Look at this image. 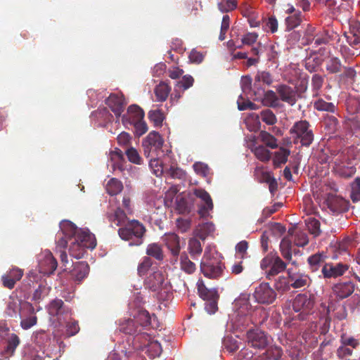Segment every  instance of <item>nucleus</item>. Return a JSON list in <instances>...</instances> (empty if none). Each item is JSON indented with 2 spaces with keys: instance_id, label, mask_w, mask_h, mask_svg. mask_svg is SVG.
I'll return each mask as SVG.
<instances>
[{
  "instance_id": "1",
  "label": "nucleus",
  "mask_w": 360,
  "mask_h": 360,
  "mask_svg": "<svg viewBox=\"0 0 360 360\" xmlns=\"http://www.w3.org/2000/svg\"><path fill=\"white\" fill-rule=\"evenodd\" d=\"M360 151L355 147H349L342 150H332L328 157L332 165L333 172L341 178L352 177L356 171L353 162L359 157Z\"/></svg>"
},
{
  "instance_id": "2",
  "label": "nucleus",
  "mask_w": 360,
  "mask_h": 360,
  "mask_svg": "<svg viewBox=\"0 0 360 360\" xmlns=\"http://www.w3.org/2000/svg\"><path fill=\"white\" fill-rule=\"evenodd\" d=\"M235 318L233 327L236 329V336L240 340L248 338V294L241 293L233 303Z\"/></svg>"
},
{
  "instance_id": "3",
  "label": "nucleus",
  "mask_w": 360,
  "mask_h": 360,
  "mask_svg": "<svg viewBox=\"0 0 360 360\" xmlns=\"http://www.w3.org/2000/svg\"><path fill=\"white\" fill-rule=\"evenodd\" d=\"M60 229L65 236H70V239L75 238L82 245L89 249H94L96 246V240L94 234L89 230L78 229L72 221L63 220L60 223Z\"/></svg>"
},
{
  "instance_id": "4",
  "label": "nucleus",
  "mask_w": 360,
  "mask_h": 360,
  "mask_svg": "<svg viewBox=\"0 0 360 360\" xmlns=\"http://www.w3.org/2000/svg\"><path fill=\"white\" fill-rule=\"evenodd\" d=\"M215 255H217L216 251H212L210 247L205 248L200 263V270L205 277L217 278L221 276L222 274V264L214 256Z\"/></svg>"
},
{
  "instance_id": "5",
  "label": "nucleus",
  "mask_w": 360,
  "mask_h": 360,
  "mask_svg": "<svg viewBox=\"0 0 360 360\" xmlns=\"http://www.w3.org/2000/svg\"><path fill=\"white\" fill-rule=\"evenodd\" d=\"M314 305V296L307 293L297 295L292 302V308L297 313V318L300 321L306 320L312 314Z\"/></svg>"
},
{
  "instance_id": "6",
  "label": "nucleus",
  "mask_w": 360,
  "mask_h": 360,
  "mask_svg": "<svg viewBox=\"0 0 360 360\" xmlns=\"http://www.w3.org/2000/svg\"><path fill=\"white\" fill-rule=\"evenodd\" d=\"M146 231V229L142 223L133 219L128 221L124 226L120 228L118 234L124 240H130L134 238L141 240Z\"/></svg>"
},
{
  "instance_id": "7",
  "label": "nucleus",
  "mask_w": 360,
  "mask_h": 360,
  "mask_svg": "<svg viewBox=\"0 0 360 360\" xmlns=\"http://www.w3.org/2000/svg\"><path fill=\"white\" fill-rule=\"evenodd\" d=\"M290 133L293 135L294 143H296L300 139L302 146H309L314 139L312 131L309 129V124L306 120L295 122Z\"/></svg>"
},
{
  "instance_id": "8",
  "label": "nucleus",
  "mask_w": 360,
  "mask_h": 360,
  "mask_svg": "<svg viewBox=\"0 0 360 360\" xmlns=\"http://www.w3.org/2000/svg\"><path fill=\"white\" fill-rule=\"evenodd\" d=\"M261 267L266 270L267 277L269 278L283 271L286 264L276 254L270 253L262 260Z\"/></svg>"
},
{
  "instance_id": "9",
  "label": "nucleus",
  "mask_w": 360,
  "mask_h": 360,
  "mask_svg": "<svg viewBox=\"0 0 360 360\" xmlns=\"http://www.w3.org/2000/svg\"><path fill=\"white\" fill-rule=\"evenodd\" d=\"M193 194L200 199L201 204L198 206V213L202 218L210 216V212L213 210L214 205L210 195L202 188H195Z\"/></svg>"
},
{
  "instance_id": "10",
  "label": "nucleus",
  "mask_w": 360,
  "mask_h": 360,
  "mask_svg": "<svg viewBox=\"0 0 360 360\" xmlns=\"http://www.w3.org/2000/svg\"><path fill=\"white\" fill-rule=\"evenodd\" d=\"M253 297L258 303L269 304L275 300L276 293L269 283H262L255 288Z\"/></svg>"
},
{
  "instance_id": "11",
  "label": "nucleus",
  "mask_w": 360,
  "mask_h": 360,
  "mask_svg": "<svg viewBox=\"0 0 360 360\" xmlns=\"http://www.w3.org/2000/svg\"><path fill=\"white\" fill-rule=\"evenodd\" d=\"M144 286L152 292H159L166 288L165 275L162 271H153L145 279Z\"/></svg>"
},
{
  "instance_id": "12",
  "label": "nucleus",
  "mask_w": 360,
  "mask_h": 360,
  "mask_svg": "<svg viewBox=\"0 0 360 360\" xmlns=\"http://www.w3.org/2000/svg\"><path fill=\"white\" fill-rule=\"evenodd\" d=\"M276 91L279 101L281 100L291 106L294 105L298 99L297 91L287 84H278L276 86Z\"/></svg>"
},
{
  "instance_id": "13",
  "label": "nucleus",
  "mask_w": 360,
  "mask_h": 360,
  "mask_svg": "<svg viewBox=\"0 0 360 360\" xmlns=\"http://www.w3.org/2000/svg\"><path fill=\"white\" fill-rule=\"evenodd\" d=\"M58 266V262L49 251H44L39 259L40 273L46 275L53 274Z\"/></svg>"
},
{
  "instance_id": "14",
  "label": "nucleus",
  "mask_w": 360,
  "mask_h": 360,
  "mask_svg": "<svg viewBox=\"0 0 360 360\" xmlns=\"http://www.w3.org/2000/svg\"><path fill=\"white\" fill-rule=\"evenodd\" d=\"M105 103L117 117H119L123 112L127 104L122 94H110L105 100Z\"/></svg>"
},
{
  "instance_id": "15",
  "label": "nucleus",
  "mask_w": 360,
  "mask_h": 360,
  "mask_svg": "<svg viewBox=\"0 0 360 360\" xmlns=\"http://www.w3.org/2000/svg\"><path fill=\"white\" fill-rule=\"evenodd\" d=\"M348 269V265L342 263L336 264L325 263L322 266L321 272L325 278H337L342 276Z\"/></svg>"
},
{
  "instance_id": "16",
  "label": "nucleus",
  "mask_w": 360,
  "mask_h": 360,
  "mask_svg": "<svg viewBox=\"0 0 360 360\" xmlns=\"http://www.w3.org/2000/svg\"><path fill=\"white\" fill-rule=\"evenodd\" d=\"M288 279L292 288H302L309 287L311 284V278L307 274L302 273H293L290 269H288Z\"/></svg>"
},
{
  "instance_id": "17",
  "label": "nucleus",
  "mask_w": 360,
  "mask_h": 360,
  "mask_svg": "<svg viewBox=\"0 0 360 360\" xmlns=\"http://www.w3.org/2000/svg\"><path fill=\"white\" fill-rule=\"evenodd\" d=\"M326 202L328 207L333 212H344L347 210L348 202L335 194H328Z\"/></svg>"
},
{
  "instance_id": "18",
  "label": "nucleus",
  "mask_w": 360,
  "mask_h": 360,
  "mask_svg": "<svg viewBox=\"0 0 360 360\" xmlns=\"http://www.w3.org/2000/svg\"><path fill=\"white\" fill-rule=\"evenodd\" d=\"M23 271L18 268H13L1 276L4 287L13 289L17 281L22 277Z\"/></svg>"
},
{
  "instance_id": "19",
  "label": "nucleus",
  "mask_w": 360,
  "mask_h": 360,
  "mask_svg": "<svg viewBox=\"0 0 360 360\" xmlns=\"http://www.w3.org/2000/svg\"><path fill=\"white\" fill-rule=\"evenodd\" d=\"M144 112L139 105H131L127 108V112L122 116L124 124L129 122L133 124L141 120H143Z\"/></svg>"
},
{
  "instance_id": "20",
  "label": "nucleus",
  "mask_w": 360,
  "mask_h": 360,
  "mask_svg": "<svg viewBox=\"0 0 360 360\" xmlns=\"http://www.w3.org/2000/svg\"><path fill=\"white\" fill-rule=\"evenodd\" d=\"M355 286L352 282L339 283L333 288V292L340 300L350 296L354 291Z\"/></svg>"
},
{
  "instance_id": "21",
  "label": "nucleus",
  "mask_w": 360,
  "mask_h": 360,
  "mask_svg": "<svg viewBox=\"0 0 360 360\" xmlns=\"http://www.w3.org/2000/svg\"><path fill=\"white\" fill-rule=\"evenodd\" d=\"M253 348L263 349L267 345L266 335L260 330H249V344Z\"/></svg>"
},
{
  "instance_id": "22",
  "label": "nucleus",
  "mask_w": 360,
  "mask_h": 360,
  "mask_svg": "<svg viewBox=\"0 0 360 360\" xmlns=\"http://www.w3.org/2000/svg\"><path fill=\"white\" fill-rule=\"evenodd\" d=\"M22 301L16 296H10L7 302L6 314L11 317H20Z\"/></svg>"
},
{
  "instance_id": "23",
  "label": "nucleus",
  "mask_w": 360,
  "mask_h": 360,
  "mask_svg": "<svg viewBox=\"0 0 360 360\" xmlns=\"http://www.w3.org/2000/svg\"><path fill=\"white\" fill-rule=\"evenodd\" d=\"M89 272V266L86 262H79L74 264L71 271L72 277L77 281H82L87 276Z\"/></svg>"
},
{
  "instance_id": "24",
  "label": "nucleus",
  "mask_w": 360,
  "mask_h": 360,
  "mask_svg": "<svg viewBox=\"0 0 360 360\" xmlns=\"http://www.w3.org/2000/svg\"><path fill=\"white\" fill-rule=\"evenodd\" d=\"M165 242L172 255L178 257L181 250L179 237L174 233H168L165 236Z\"/></svg>"
},
{
  "instance_id": "25",
  "label": "nucleus",
  "mask_w": 360,
  "mask_h": 360,
  "mask_svg": "<svg viewBox=\"0 0 360 360\" xmlns=\"http://www.w3.org/2000/svg\"><path fill=\"white\" fill-rule=\"evenodd\" d=\"M127 214L121 207H117L113 212L108 214V219L115 226H120L125 223Z\"/></svg>"
},
{
  "instance_id": "26",
  "label": "nucleus",
  "mask_w": 360,
  "mask_h": 360,
  "mask_svg": "<svg viewBox=\"0 0 360 360\" xmlns=\"http://www.w3.org/2000/svg\"><path fill=\"white\" fill-rule=\"evenodd\" d=\"M145 144H148L150 147H153L154 150H160L163 145V139L159 133L156 131L150 132L143 139Z\"/></svg>"
},
{
  "instance_id": "27",
  "label": "nucleus",
  "mask_w": 360,
  "mask_h": 360,
  "mask_svg": "<svg viewBox=\"0 0 360 360\" xmlns=\"http://www.w3.org/2000/svg\"><path fill=\"white\" fill-rule=\"evenodd\" d=\"M48 311L52 316H58L67 312L63 300L57 298L50 302Z\"/></svg>"
},
{
  "instance_id": "28",
  "label": "nucleus",
  "mask_w": 360,
  "mask_h": 360,
  "mask_svg": "<svg viewBox=\"0 0 360 360\" xmlns=\"http://www.w3.org/2000/svg\"><path fill=\"white\" fill-rule=\"evenodd\" d=\"M326 257V256L323 253H316L309 257L307 262L311 271L315 272L318 271L321 266H323Z\"/></svg>"
},
{
  "instance_id": "29",
  "label": "nucleus",
  "mask_w": 360,
  "mask_h": 360,
  "mask_svg": "<svg viewBox=\"0 0 360 360\" xmlns=\"http://www.w3.org/2000/svg\"><path fill=\"white\" fill-rule=\"evenodd\" d=\"M143 351L150 358L154 359L162 353V347L157 340H151L143 348Z\"/></svg>"
},
{
  "instance_id": "30",
  "label": "nucleus",
  "mask_w": 360,
  "mask_h": 360,
  "mask_svg": "<svg viewBox=\"0 0 360 360\" xmlns=\"http://www.w3.org/2000/svg\"><path fill=\"white\" fill-rule=\"evenodd\" d=\"M86 252V248H84L79 242L77 241L75 238H72L70 243L69 253L70 255L76 258L80 259L83 257Z\"/></svg>"
},
{
  "instance_id": "31",
  "label": "nucleus",
  "mask_w": 360,
  "mask_h": 360,
  "mask_svg": "<svg viewBox=\"0 0 360 360\" xmlns=\"http://www.w3.org/2000/svg\"><path fill=\"white\" fill-rule=\"evenodd\" d=\"M146 255L152 257L158 261H162L164 259V253L160 245L156 243H150L147 246Z\"/></svg>"
},
{
  "instance_id": "32",
  "label": "nucleus",
  "mask_w": 360,
  "mask_h": 360,
  "mask_svg": "<svg viewBox=\"0 0 360 360\" xmlns=\"http://www.w3.org/2000/svg\"><path fill=\"white\" fill-rule=\"evenodd\" d=\"M263 103L265 106L277 108L279 106L278 95L276 91L268 90L264 94Z\"/></svg>"
},
{
  "instance_id": "33",
  "label": "nucleus",
  "mask_w": 360,
  "mask_h": 360,
  "mask_svg": "<svg viewBox=\"0 0 360 360\" xmlns=\"http://www.w3.org/2000/svg\"><path fill=\"white\" fill-rule=\"evenodd\" d=\"M215 230L214 225L211 222H206L199 225L196 229V236L202 240H205L207 237L214 233Z\"/></svg>"
},
{
  "instance_id": "34",
  "label": "nucleus",
  "mask_w": 360,
  "mask_h": 360,
  "mask_svg": "<svg viewBox=\"0 0 360 360\" xmlns=\"http://www.w3.org/2000/svg\"><path fill=\"white\" fill-rule=\"evenodd\" d=\"M171 91L170 86L166 82H160L155 88L154 92L158 101H165L167 100Z\"/></svg>"
},
{
  "instance_id": "35",
  "label": "nucleus",
  "mask_w": 360,
  "mask_h": 360,
  "mask_svg": "<svg viewBox=\"0 0 360 360\" xmlns=\"http://www.w3.org/2000/svg\"><path fill=\"white\" fill-rule=\"evenodd\" d=\"M198 291L200 297L204 300L219 298L216 290L207 288L202 283H198Z\"/></svg>"
},
{
  "instance_id": "36",
  "label": "nucleus",
  "mask_w": 360,
  "mask_h": 360,
  "mask_svg": "<svg viewBox=\"0 0 360 360\" xmlns=\"http://www.w3.org/2000/svg\"><path fill=\"white\" fill-rule=\"evenodd\" d=\"M107 193L110 195H116L123 189L122 183L115 178L110 179L105 186Z\"/></svg>"
},
{
  "instance_id": "37",
  "label": "nucleus",
  "mask_w": 360,
  "mask_h": 360,
  "mask_svg": "<svg viewBox=\"0 0 360 360\" xmlns=\"http://www.w3.org/2000/svg\"><path fill=\"white\" fill-rule=\"evenodd\" d=\"M257 139L269 148L274 149L278 147L277 139L273 135L266 131H261Z\"/></svg>"
},
{
  "instance_id": "38",
  "label": "nucleus",
  "mask_w": 360,
  "mask_h": 360,
  "mask_svg": "<svg viewBox=\"0 0 360 360\" xmlns=\"http://www.w3.org/2000/svg\"><path fill=\"white\" fill-rule=\"evenodd\" d=\"M290 154V150L281 147L279 150L274 153L273 159L274 165L278 167H280L281 165L285 164L287 162Z\"/></svg>"
},
{
  "instance_id": "39",
  "label": "nucleus",
  "mask_w": 360,
  "mask_h": 360,
  "mask_svg": "<svg viewBox=\"0 0 360 360\" xmlns=\"http://www.w3.org/2000/svg\"><path fill=\"white\" fill-rule=\"evenodd\" d=\"M302 22V13L300 11H297L292 15H289L285 18L286 30L288 31L292 30L299 26Z\"/></svg>"
},
{
  "instance_id": "40",
  "label": "nucleus",
  "mask_w": 360,
  "mask_h": 360,
  "mask_svg": "<svg viewBox=\"0 0 360 360\" xmlns=\"http://www.w3.org/2000/svg\"><path fill=\"white\" fill-rule=\"evenodd\" d=\"M120 330L126 334L132 335L141 331V329L136 319H128L125 323L121 326Z\"/></svg>"
},
{
  "instance_id": "41",
  "label": "nucleus",
  "mask_w": 360,
  "mask_h": 360,
  "mask_svg": "<svg viewBox=\"0 0 360 360\" xmlns=\"http://www.w3.org/2000/svg\"><path fill=\"white\" fill-rule=\"evenodd\" d=\"M251 150L258 160L262 162H266L270 160L271 153L264 146H258L255 148L252 147Z\"/></svg>"
},
{
  "instance_id": "42",
  "label": "nucleus",
  "mask_w": 360,
  "mask_h": 360,
  "mask_svg": "<svg viewBox=\"0 0 360 360\" xmlns=\"http://www.w3.org/2000/svg\"><path fill=\"white\" fill-rule=\"evenodd\" d=\"M314 108L319 111H326L329 112H335L336 105L330 102H326L323 98H319L314 102Z\"/></svg>"
},
{
  "instance_id": "43",
  "label": "nucleus",
  "mask_w": 360,
  "mask_h": 360,
  "mask_svg": "<svg viewBox=\"0 0 360 360\" xmlns=\"http://www.w3.org/2000/svg\"><path fill=\"white\" fill-rule=\"evenodd\" d=\"M188 251L193 258L199 256L202 251L200 240L195 238H192L188 240Z\"/></svg>"
},
{
  "instance_id": "44",
  "label": "nucleus",
  "mask_w": 360,
  "mask_h": 360,
  "mask_svg": "<svg viewBox=\"0 0 360 360\" xmlns=\"http://www.w3.org/2000/svg\"><path fill=\"white\" fill-rule=\"evenodd\" d=\"M180 263L181 269L187 274H192L195 271V264L191 262L186 253L180 256Z\"/></svg>"
},
{
  "instance_id": "45",
  "label": "nucleus",
  "mask_w": 360,
  "mask_h": 360,
  "mask_svg": "<svg viewBox=\"0 0 360 360\" xmlns=\"http://www.w3.org/2000/svg\"><path fill=\"white\" fill-rule=\"evenodd\" d=\"M291 248L292 244L290 240L285 238L281 240L280 250L283 258L288 261L292 259Z\"/></svg>"
},
{
  "instance_id": "46",
  "label": "nucleus",
  "mask_w": 360,
  "mask_h": 360,
  "mask_svg": "<svg viewBox=\"0 0 360 360\" xmlns=\"http://www.w3.org/2000/svg\"><path fill=\"white\" fill-rule=\"evenodd\" d=\"M153 262V260L149 257H143L142 261L137 267V274L139 276H145L150 267L152 266Z\"/></svg>"
},
{
  "instance_id": "47",
  "label": "nucleus",
  "mask_w": 360,
  "mask_h": 360,
  "mask_svg": "<svg viewBox=\"0 0 360 360\" xmlns=\"http://www.w3.org/2000/svg\"><path fill=\"white\" fill-rule=\"evenodd\" d=\"M20 342L19 337L14 333L11 334L7 340V345L5 349L6 353L9 355H13Z\"/></svg>"
},
{
  "instance_id": "48",
  "label": "nucleus",
  "mask_w": 360,
  "mask_h": 360,
  "mask_svg": "<svg viewBox=\"0 0 360 360\" xmlns=\"http://www.w3.org/2000/svg\"><path fill=\"white\" fill-rule=\"evenodd\" d=\"M236 7V0H221L217 2V8L221 13L231 12Z\"/></svg>"
},
{
  "instance_id": "49",
  "label": "nucleus",
  "mask_w": 360,
  "mask_h": 360,
  "mask_svg": "<svg viewBox=\"0 0 360 360\" xmlns=\"http://www.w3.org/2000/svg\"><path fill=\"white\" fill-rule=\"evenodd\" d=\"M176 210L181 214H186L190 213L191 207L189 206L187 200L184 197L178 196L176 199Z\"/></svg>"
},
{
  "instance_id": "50",
  "label": "nucleus",
  "mask_w": 360,
  "mask_h": 360,
  "mask_svg": "<svg viewBox=\"0 0 360 360\" xmlns=\"http://www.w3.org/2000/svg\"><path fill=\"white\" fill-rule=\"evenodd\" d=\"M151 319L149 313L146 310H143L139 312L135 319L139 327H146L151 325Z\"/></svg>"
},
{
  "instance_id": "51",
  "label": "nucleus",
  "mask_w": 360,
  "mask_h": 360,
  "mask_svg": "<svg viewBox=\"0 0 360 360\" xmlns=\"http://www.w3.org/2000/svg\"><path fill=\"white\" fill-rule=\"evenodd\" d=\"M148 118L155 126L160 127L165 117L160 110H153L148 112Z\"/></svg>"
},
{
  "instance_id": "52",
  "label": "nucleus",
  "mask_w": 360,
  "mask_h": 360,
  "mask_svg": "<svg viewBox=\"0 0 360 360\" xmlns=\"http://www.w3.org/2000/svg\"><path fill=\"white\" fill-rule=\"evenodd\" d=\"M306 225L311 234L315 237L319 236L321 233L320 222L315 218H309L306 221Z\"/></svg>"
},
{
  "instance_id": "53",
  "label": "nucleus",
  "mask_w": 360,
  "mask_h": 360,
  "mask_svg": "<svg viewBox=\"0 0 360 360\" xmlns=\"http://www.w3.org/2000/svg\"><path fill=\"white\" fill-rule=\"evenodd\" d=\"M342 68V64L340 60L338 58H331L327 62L326 70L329 73H338L340 72Z\"/></svg>"
},
{
  "instance_id": "54",
  "label": "nucleus",
  "mask_w": 360,
  "mask_h": 360,
  "mask_svg": "<svg viewBox=\"0 0 360 360\" xmlns=\"http://www.w3.org/2000/svg\"><path fill=\"white\" fill-rule=\"evenodd\" d=\"M110 159L112 161L116 162L113 165L114 169L115 168L116 165L119 169H122V162L124 160V155L122 151L120 149L115 148V150L112 151L110 153Z\"/></svg>"
},
{
  "instance_id": "55",
  "label": "nucleus",
  "mask_w": 360,
  "mask_h": 360,
  "mask_svg": "<svg viewBox=\"0 0 360 360\" xmlns=\"http://www.w3.org/2000/svg\"><path fill=\"white\" fill-rule=\"evenodd\" d=\"M260 115L262 121L269 125H273L277 121L275 114L269 109L261 111Z\"/></svg>"
},
{
  "instance_id": "56",
  "label": "nucleus",
  "mask_w": 360,
  "mask_h": 360,
  "mask_svg": "<svg viewBox=\"0 0 360 360\" xmlns=\"http://www.w3.org/2000/svg\"><path fill=\"white\" fill-rule=\"evenodd\" d=\"M264 47L261 46L260 43H257L255 46H252L250 52L255 57H249V66L255 65L259 61V55L263 51Z\"/></svg>"
},
{
  "instance_id": "57",
  "label": "nucleus",
  "mask_w": 360,
  "mask_h": 360,
  "mask_svg": "<svg viewBox=\"0 0 360 360\" xmlns=\"http://www.w3.org/2000/svg\"><path fill=\"white\" fill-rule=\"evenodd\" d=\"M294 243L295 245L299 247H304L309 243L308 236L306 233L297 230L295 233Z\"/></svg>"
},
{
  "instance_id": "58",
  "label": "nucleus",
  "mask_w": 360,
  "mask_h": 360,
  "mask_svg": "<svg viewBox=\"0 0 360 360\" xmlns=\"http://www.w3.org/2000/svg\"><path fill=\"white\" fill-rule=\"evenodd\" d=\"M351 198L353 202L360 200V177H356L351 184Z\"/></svg>"
},
{
  "instance_id": "59",
  "label": "nucleus",
  "mask_w": 360,
  "mask_h": 360,
  "mask_svg": "<svg viewBox=\"0 0 360 360\" xmlns=\"http://www.w3.org/2000/svg\"><path fill=\"white\" fill-rule=\"evenodd\" d=\"M126 155L131 162L136 165H141L142 163V159L134 148L131 147L128 148L126 151Z\"/></svg>"
},
{
  "instance_id": "60",
  "label": "nucleus",
  "mask_w": 360,
  "mask_h": 360,
  "mask_svg": "<svg viewBox=\"0 0 360 360\" xmlns=\"http://www.w3.org/2000/svg\"><path fill=\"white\" fill-rule=\"evenodd\" d=\"M275 288L278 291L285 292L289 290L292 287L288 278L279 277L275 283Z\"/></svg>"
},
{
  "instance_id": "61",
  "label": "nucleus",
  "mask_w": 360,
  "mask_h": 360,
  "mask_svg": "<svg viewBox=\"0 0 360 360\" xmlns=\"http://www.w3.org/2000/svg\"><path fill=\"white\" fill-rule=\"evenodd\" d=\"M193 167L197 174L200 175L203 177L207 176V175L210 173L209 167L207 166V165L203 162H195L193 165Z\"/></svg>"
},
{
  "instance_id": "62",
  "label": "nucleus",
  "mask_w": 360,
  "mask_h": 360,
  "mask_svg": "<svg viewBox=\"0 0 360 360\" xmlns=\"http://www.w3.org/2000/svg\"><path fill=\"white\" fill-rule=\"evenodd\" d=\"M263 354L268 359L278 360L282 356V350L279 347H270Z\"/></svg>"
},
{
  "instance_id": "63",
  "label": "nucleus",
  "mask_w": 360,
  "mask_h": 360,
  "mask_svg": "<svg viewBox=\"0 0 360 360\" xmlns=\"http://www.w3.org/2000/svg\"><path fill=\"white\" fill-rule=\"evenodd\" d=\"M248 250V242L243 240L236 245V257L242 259L245 257Z\"/></svg>"
},
{
  "instance_id": "64",
  "label": "nucleus",
  "mask_w": 360,
  "mask_h": 360,
  "mask_svg": "<svg viewBox=\"0 0 360 360\" xmlns=\"http://www.w3.org/2000/svg\"><path fill=\"white\" fill-rule=\"evenodd\" d=\"M49 289L45 285H39L38 288L34 290L32 298L35 301L40 300L44 297L48 295Z\"/></svg>"
}]
</instances>
